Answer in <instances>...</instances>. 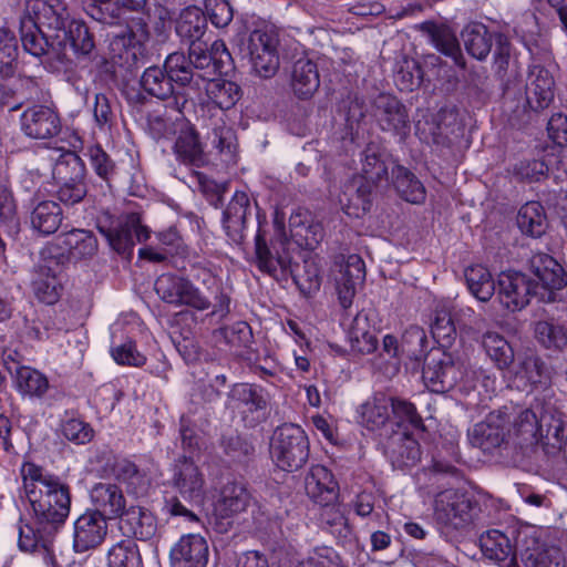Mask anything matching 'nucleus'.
Returning a JSON list of instances; mask_svg holds the SVG:
<instances>
[{
  "label": "nucleus",
  "mask_w": 567,
  "mask_h": 567,
  "mask_svg": "<svg viewBox=\"0 0 567 567\" xmlns=\"http://www.w3.org/2000/svg\"><path fill=\"white\" fill-rule=\"evenodd\" d=\"M422 379L426 388L435 393L457 390L467 395L476 389L478 381L486 393L496 391V378L493 374L481 368L474 370L462 354L442 349L426 353Z\"/></svg>",
  "instance_id": "1"
},
{
  "label": "nucleus",
  "mask_w": 567,
  "mask_h": 567,
  "mask_svg": "<svg viewBox=\"0 0 567 567\" xmlns=\"http://www.w3.org/2000/svg\"><path fill=\"white\" fill-rule=\"evenodd\" d=\"M25 496L33 519L45 528L58 530L66 520L71 509V488L59 476L28 463L22 468Z\"/></svg>",
  "instance_id": "2"
},
{
  "label": "nucleus",
  "mask_w": 567,
  "mask_h": 567,
  "mask_svg": "<svg viewBox=\"0 0 567 567\" xmlns=\"http://www.w3.org/2000/svg\"><path fill=\"white\" fill-rule=\"evenodd\" d=\"M207 282H210L213 299L202 292L187 278L163 274L155 281V291L166 303L175 307L187 306L197 311H205L212 308L209 317L219 320L225 319L230 312V297L224 292L216 278L208 274Z\"/></svg>",
  "instance_id": "3"
},
{
  "label": "nucleus",
  "mask_w": 567,
  "mask_h": 567,
  "mask_svg": "<svg viewBox=\"0 0 567 567\" xmlns=\"http://www.w3.org/2000/svg\"><path fill=\"white\" fill-rule=\"evenodd\" d=\"M433 509L436 522L453 529L474 524L481 513L480 504L472 495L455 488L436 493Z\"/></svg>",
  "instance_id": "4"
},
{
  "label": "nucleus",
  "mask_w": 567,
  "mask_h": 567,
  "mask_svg": "<svg viewBox=\"0 0 567 567\" xmlns=\"http://www.w3.org/2000/svg\"><path fill=\"white\" fill-rule=\"evenodd\" d=\"M270 454L276 465L287 472L301 468L309 457V441L296 424H282L274 432Z\"/></svg>",
  "instance_id": "5"
},
{
  "label": "nucleus",
  "mask_w": 567,
  "mask_h": 567,
  "mask_svg": "<svg viewBox=\"0 0 567 567\" xmlns=\"http://www.w3.org/2000/svg\"><path fill=\"white\" fill-rule=\"evenodd\" d=\"M99 231L106 238L111 248L126 259L133 256L136 241L142 243L150 238V229L142 225L138 213L121 216L115 225H97Z\"/></svg>",
  "instance_id": "6"
},
{
  "label": "nucleus",
  "mask_w": 567,
  "mask_h": 567,
  "mask_svg": "<svg viewBox=\"0 0 567 567\" xmlns=\"http://www.w3.org/2000/svg\"><path fill=\"white\" fill-rule=\"evenodd\" d=\"M290 239L284 234H277L270 244L267 243L259 229L255 236V262L258 269L274 278L287 275L291 267Z\"/></svg>",
  "instance_id": "7"
},
{
  "label": "nucleus",
  "mask_w": 567,
  "mask_h": 567,
  "mask_svg": "<svg viewBox=\"0 0 567 567\" xmlns=\"http://www.w3.org/2000/svg\"><path fill=\"white\" fill-rule=\"evenodd\" d=\"M55 247H44L40 251V260L34 267L32 289L41 302L54 305L61 295L62 285L59 279L62 265Z\"/></svg>",
  "instance_id": "8"
},
{
  "label": "nucleus",
  "mask_w": 567,
  "mask_h": 567,
  "mask_svg": "<svg viewBox=\"0 0 567 567\" xmlns=\"http://www.w3.org/2000/svg\"><path fill=\"white\" fill-rule=\"evenodd\" d=\"M269 400V393L254 383H236L228 393L229 406L236 410L250 427L265 419Z\"/></svg>",
  "instance_id": "9"
},
{
  "label": "nucleus",
  "mask_w": 567,
  "mask_h": 567,
  "mask_svg": "<svg viewBox=\"0 0 567 567\" xmlns=\"http://www.w3.org/2000/svg\"><path fill=\"white\" fill-rule=\"evenodd\" d=\"M171 483L188 505H200L205 496V476L193 456L181 455L171 466Z\"/></svg>",
  "instance_id": "10"
},
{
  "label": "nucleus",
  "mask_w": 567,
  "mask_h": 567,
  "mask_svg": "<svg viewBox=\"0 0 567 567\" xmlns=\"http://www.w3.org/2000/svg\"><path fill=\"white\" fill-rule=\"evenodd\" d=\"M528 269L537 278L538 300L545 303L556 301V291L567 285L561 265L546 252H535L528 259Z\"/></svg>",
  "instance_id": "11"
},
{
  "label": "nucleus",
  "mask_w": 567,
  "mask_h": 567,
  "mask_svg": "<svg viewBox=\"0 0 567 567\" xmlns=\"http://www.w3.org/2000/svg\"><path fill=\"white\" fill-rule=\"evenodd\" d=\"M512 413L507 406L492 411L470 432V442L485 453L501 447L509 434Z\"/></svg>",
  "instance_id": "12"
},
{
  "label": "nucleus",
  "mask_w": 567,
  "mask_h": 567,
  "mask_svg": "<svg viewBox=\"0 0 567 567\" xmlns=\"http://www.w3.org/2000/svg\"><path fill=\"white\" fill-rule=\"evenodd\" d=\"M373 116L379 127L403 142L411 131L406 106L394 95L381 93L373 102Z\"/></svg>",
  "instance_id": "13"
},
{
  "label": "nucleus",
  "mask_w": 567,
  "mask_h": 567,
  "mask_svg": "<svg viewBox=\"0 0 567 567\" xmlns=\"http://www.w3.org/2000/svg\"><path fill=\"white\" fill-rule=\"evenodd\" d=\"M497 284L499 301L509 311L522 310L533 297L538 298L537 284L522 271H503Z\"/></svg>",
  "instance_id": "14"
},
{
  "label": "nucleus",
  "mask_w": 567,
  "mask_h": 567,
  "mask_svg": "<svg viewBox=\"0 0 567 567\" xmlns=\"http://www.w3.org/2000/svg\"><path fill=\"white\" fill-rule=\"evenodd\" d=\"M278 39L270 32L254 30L248 39V51L254 72L261 79H271L279 70Z\"/></svg>",
  "instance_id": "15"
},
{
  "label": "nucleus",
  "mask_w": 567,
  "mask_h": 567,
  "mask_svg": "<svg viewBox=\"0 0 567 567\" xmlns=\"http://www.w3.org/2000/svg\"><path fill=\"white\" fill-rule=\"evenodd\" d=\"M188 55H186L195 71L205 75V82L210 76L224 72V69L231 64V55L223 40H215L210 45L200 40L188 43Z\"/></svg>",
  "instance_id": "16"
},
{
  "label": "nucleus",
  "mask_w": 567,
  "mask_h": 567,
  "mask_svg": "<svg viewBox=\"0 0 567 567\" xmlns=\"http://www.w3.org/2000/svg\"><path fill=\"white\" fill-rule=\"evenodd\" d=\"M22 18H31L37 27L53 31V40L72 21L63 0H30Z\"/></svg>",
  "instance_id": "17"
},
{
  "label": "nucleus",
  "mask_w": 567,
  "mask_h": 567,
  "mask_svg": "<svg viewBox=\"0 0 567 567\" xmlns=\"http://www.w3.org/2000/svg\"><path fill=\"white\" fill-rule=\"evenodd\" d=\"M106 534L107 520L99 512L87 509L73 523V550L83 554L95 549L104 542Z\"/></svg>",
  "instance_id": "18"
},
{
  "label": "nucleus",
  "mask_w": 567,
  "mask_h": 567,
  "mask_svg": "<svg viewBox=\"0 0 567 567\" xmlns=\"http://www.w3.org/2000/svg\"><path fill=\"white\" fill-rule=\"evenodd\" d=\"M47 247H55L61 256L60 261L63 264L64 258L72 261H80L93 258L99 249V243L95 235L86 229H72L56 237V243Z\"/></svg>",
  "instance_id": "19"
},
{
  "label": "nucleus",
  "mask_w": 567,
  "mask_h": 567,
  "mask_svg": "<svg viewBox=\"0 0 567 567\" xmlns=\"http://www.w3.org/2000/svg\"><path fill=\"white\" fill-rule=\"evenodd\" d=\"M425 343L426 334L424 330L419 327H410L402 336L401 343L394 336L385 334L380 357L384 358L396 370L404 353L410 358L417 359L423 352Z\"/></svg>",
  "instance_id": "20"
},
{
  "label": "nucleus",
  "mask_w": 567,
  "mask_h": 567,
  "mask_svg": "<svg viewBox=\"0 0 567 567\" xmlns=\"http://www.w3.org/2000/svg\"><path fill=\"white\" fill-rule=\"evenodd\" d=\"M20 121L24 134L35 140L52 138L61 131V121L58 113L44 105H34L27 109L21 114Z\"/></svg>",
  "instance_id": "21"
},
{
  "label": "nucleus",
  "mask_w": 567,
  "mask_h": 567,
  "mask_svg": "<svg viewBox=\"0 0 567 567\" xmlns=\"http://www.w3.org/2000/svg\"><path fill=\"white\" fill-rule=\"evenodd\" d=\"M208 557L207 540L199 534L183 535L169 551L172 567H206Z\"/></svg>",
  "instance_id": "22"
},
{
  "label": "nucleus",
  "mask_w": 567,
  "mask_h": 567,
  "mask_svg": "<svg viewBox=\"0 0 567 567\" xmlns=\"http://www.w3.org/2000/svg\"><path fill=\"white\" fill-rule=\"evenodd\" d=\"M56 530L47 529L34 519V524L19 526L18 546L22 551H40L47 566L55 567V557L52 549V536Z\"/></svg>",
  "instance_id": "23"
},
{
  "label": "nucleus",
  "mask_w": 567,
  "mask_h": 567,
  "mask_svg": "<svg viewBox=\"0 0 567 567\" xmlns=\"http://www.w3.org/2000/svg\"><path fill=\"white\" fill-rule=\"evenodd\" d=\"M90 497L95 506L92 511L99 512L105 520L121 518L128 508L123 491L116 484L97 483L92 487Z\"/></svg>",
  "instance_id": "24"
},
{
  "label": "nucleus",
  "mask_w": 567,
  "mask_h": 567,
  "mask_svg": "<svg viewBox=\"0 0 567 567\" xmlns=\"http://www.w3.org/2000/svg\"><path fill=\"white\" fill-rule=\"evenodd\" d=\"M251 215V205L245 192H236L223 213L224 229L228 238L240 245L245 238L247 217Z\"/></svg>",
  "instance_id": "25"
},
{
  "label": "nucleus",
  "mask_w": 567,
  "mask_h": 567,
  "mask_svg": "<svg viewBox=\"0 0 567 567\" xmlns=\"http://www.w3.org/2000/svg\"><path fill=\"white\" fill-rule=\"evenodd\" d=\"M364 261L359 255H350L336 278L337 295L343 309L352 305L357 286L364 280Z\"/></svg>",
  "instance_id": "26"
},
{
  "label": "nucleus",
  "mask_w": 567,
  "mask_h": 567,
  "mask_svg": "<svg viewBox=\"0 0 567 567\" xmlns=\"http://www.w3.org/2000/svg\"><path fill=\"white\" fill-rule=\"evenodd\" d=\"M174 154L178 162L193 167H202L207 164V156L204 152L196 128L184 122L181 123L178 135L173 146Z\"/></svg>",
  "instance_id": "27"
},
{
  "label": "nucleus",
  "mask_w": 567,
  "mask_h": 567,
  "mask_svg": "<svg viewBox=\"0 0 567 567\" xmlns=\"http://www.w3.org/2000/svg\"><path fill=\"white\" fill-rule=\"evenodd\" d=\"M307 495L319 505L337 502L339 487L332 473L323 465H315L305 478Z\"/></svg>",
  "instance_id": "28"
},
{
  "label": "nucleus",
  "mask_w": 567,
  "mask_h": 567,
  "mask_svg": "<svg viewBox=\"0 0 567 567\" xmlns=\"http://www.w3.org/2000/svg\"><path fill=\"white\" fill-rule=\"evenodd\" d=\"M554 79L548 70L534 66L526 86V103L530 110L538 112L549 106L554 100Z\"/></svg>",
  "instance_id": "29"
},
{
  "label": "nucleus",
  "mask_w": 567,
  "mask_h": 567,
  "mask_svg": "<svg viewBox=\"0 0 567 567\" xmlns=\"http://www.w3.org/2000/svg\"><path fill=\"white\" fill-rule=\"evenodd\" d=\"M164 68L172 84L199 91L205 84V75L195 72L192 61L183 52H173L164 61Z\"/></svg>",
  "instance_id": "30"
},
{
  "label": "nucleus",
  "mask_w": 567,
  "mask_h": 567,
  "mask_svg": "<svg viewBox=\"0 0 567 567\" xmlns=\"http://www.w3.org/2000/svg\"><path fill=\"white\" fill-rule=\"evenodd\" d=\"M54 41L63 51V56H66V49L78 56H87L94 49L95 43L93 35L90 33L87 25L78 20H72L65 29L55 37Z\"/></svg>",
  "instance_id": "31"
},
{
  "label": "nucleus",
  "mask_w": 567,
  "mask_h": 567,
  "mask_svg": "<svg viewBox=\"0 0 567 567\" xmlns=\"http://www.w3.org/2000/svg\"><path fill=\"white\" fill-rule=\"evenodd\" d=\"M120 528L125 535L145 542L156 535L157 523L150 511L140 506H130L120 518Z\"/></svg>",
  "instance_id": "32"
},
{
  "label": "nucleus",
  "mask_w": 567,
  "mask_h": 567,
  "mask_svg": "<svg viewBox=\"0 0 567 567\" xmlns=\"http://www.w3.org/2000/svg\"><path fill=\"white\" fill-rule=\"evenodd\" d=\"M480 546L484 556L499 567H519L509 538L504 533L487 530L480 537Z\"/></svg>",
  "instance_id": "33"
},
{
  "label": "nucleus",
  "mask_w": 567,
  "mask_h": 567,
  "mask_svg": "<svg viewBox=\"0 0 567 567\" xmlns=\"http://www.w3.org/2000/svg\"><path fill=\"white\" fill-rule=\"evenodd\" d=\"M421 30L429 34L431 42L441 53L451 58L461 69L465 68L466 62L460 42L451 28L445 24L424 22Z\"/></svg>",
  "instance_id": "34"
},
{
  "label": "nucleus",
  "mask_w": 567,
  "mask_h": 567,
  "mask_svg": "<svg viewBox=\"0 0 567 567\" xmlns=\"http://www.w3.org/2000/svg\"><path fill=\"white\" fill-rule=\"evenodd\" d=\"M386 456L394 468L412 467L421 460L420 444L405 433L396 434L388 443Z\"/></svg>",
  "instance_id": "35"
},
{
  "label": "nucleus",
  "mask_w": 567,
  "mask_h": 567,
  "mask_svg": "<svg viewBox=\"0 0 567 567\" xmlns=\"http://www.w3.org/2000/svg\"><path fill=\"white\" fill-rule=\"evenodd\" d=\"M175 31L181 41L186 44L203 40L207 31L205 12L196 6L183 9L176 20Z\"/></svg>",
  "instance_id": "36"
},
{
  "label": "nucleus",
  "mask_w": 567,
  "mask_h": 567,
  "mask_svg": "<svg viewBox=\"0 0 567 567\" xmlns=\"http://www.w3.org/2000/svg\"><path fill=\"white\" fill-rule=\"evenodd\" d=\"M290 83L298 97L312 96L320 85L317 64L309 59L297 60L292 65Z\"/></svg>",
  "instance_id": "37"
},
{
  "label": "nucleus",
  "mask_w": 567,
  "mask_h": 567,
  "mask_svg": "<svg viewBox=\"0 0 567 567\" xmlns=\"http://www.w3.org/2000/svg\"><path fill=\"white\" fill-rule=\"evenodd\" d=\"M389 155L379 145L370 143L361 154V172L367 182L379 184L389 181Z\"/></svg>",
  "instance_id": "38"
},
{
  "label": "nucleus",
  "mask_w": 567,
  "mask_h": 567,
  "mask_svg": "<svg viewBox=\"0 0 567 567\" xmlns=\"http://www.w3.org/2000/svg\"><path fill=\"white\" fill-rule=\"evenodd\" d=\"M456 122V113L452 110H441L434 117L433 121L426 122V128L421 127V123L416 124V133L421 135L427 143L432 142L436 145L450 146V135L454 133L453 124Z\"/></svg>",
  "instance_id": "39"
},
{
  "label": "nucleus",
  "mask_w": 567,
  "mask_h": 567,
  "mask_svg": "<svg viewBox=\"0 0 567 567\" xmlns=\"http://www.w3.org/2000/svg\"><path fill=\"white\" fill-rule=\"evenodd\" d=\"M19 31L24 50L38 58L49 53V49L56 43L52 39V34H48L44 29L37 27L31 18L21 17Z\"/></svg>",
  "instance_id": "40"
},
{
  "label": "nucleus",
  "mask_w": 567,
  "mask_h": 567,
  "mask_svg": "<svg viewBox=\"0 0 567 567\" xmlns=\"http://www.w3.org/2000/svg\"><path fill=\"white\" fill-rule=\"evenodd\" d=\"M6 369L12 375L16 388L22 394L41 396L48 390V379L39 371L30 367L19 365L14 361L7 364Z\"/></svg>",
  "instance_id": "41"
},
{
  "label": "nucleus",
  "mask_w": 567,
  "mask_h": 567,
  "mask_svg": "<svg viewBox=\"0 0 567 567\" xmlns=\"http://www.w3.org/2000/svg\"><path fill=\"white\" fill-rule=\"evenodd\" d=\"M393 185L402 199L411 204H422L426 192L420 179L406 167L395 165L392 167Z\"/></svg>",
  "instance_id": "42"
},
{
  "label": "nucleus",
  "mask_w": 567,
  "mask_h": 567,
  "mask_svg": "<svg viewBox=\"0 0 567 567\" xmlns=\"http://www.w3.org/2000/svg\"><path fill=\"white\" fill-rule=\"evenodd\" d=\"M494 37L483 23H471L462 32L465 49L470 55L483 61L489 54Z\"/></svg>",
  "instance_id": "43"
},
{
  "label": "nucleus",
  "mask_w": 567,
  "mask_h": 567,
  "mask_svg": "<svg viewBox=\"0 0 567 567\" xmlns=\"http://www.w3.org/2000/svg\"><path fill=\"white\" fill-rule=\"evenodd\" d=\"M249 493L241 483L228 482L221 491L215 509L221 517H229L246 509Z\"/></svg>",
  "instance_id": "44"
},
{
  "label": "nucleus",
  "mask_w": 567,
  "mask_h": 567,
  "mask_svg": "<svg viewBox=\"0 0 567 567\" xmlns=\"http://www.w3.org/2000/svg\"><path fill=\"white\" fill-rule=\"evenodd\" d=\"M537 342L546 350L561 352L567 348V326L554 319L539 320L534 326Z\"/></svg>",
  "instance_id": "45"
},
{
  "label": "nucleus",
  "mask_w": 567,
  "mask_h": 567,
  "mask_svg": "<svg viewBox=\"0 0 567 567\" xmlns=\"http://www.w3.org/2000/svg\"><path fill=\"white\" fill-rule=\"evenodd\" d=\"M210 145L221 156L225 163H234L236 159L238 143L235 130L223 120L216 121L212 131L207 134Z\"/></svg>",
  "instance_id": "46"
},
{
  "label": "nucleus",
  "mask_w": 567,
  "mask_h": 567,
  "mask_svg": "<svg viewBox=\"0 0 567 567\" xmlns=\"http://www.w3.org/2000/svg\"><path fill=\"white\" fill-rule=\"evenodd\" d=\"M391 398L375 394L360 408L361 424L370 431L383 427L390 419Z\"/></svg>",
  "instance_id": "47"
},
{
  "label": "nucleus",
  "mask_w": 567,
  "mask_h": 567,
  "mask_svg": "<svg viewBox=\"0 0 567 567\" xmlns=\"http://www.w3.org/2000/svg\"><path fill=\"white\" fill-rule=\"evenodd\" d=\"M523 234L534 238L543 236L547 228L545 209L539 202H528L520 207L516 217Z\"/></svg>",
  "instance_id": "48"
},
{
  "label": "nucleus",
  "mask_w": 567,
  "mask_h": 567,
  "mask_svg": "<svg viewBox=\"0 0 567 567\" xmlns=\"http://www.w3.org/2000/svg\"><path fill=\"white\" fill-rule=\"evenodd\" d=\"M482 347L486 355L501 370H507L514 362V350L509 342L497 332H486L482 338Z\"/></svg>",
  "instance_id": "49"
},
{
  "label": "nucleus",
  "mask_w": 567,
  "mask_h": 567,
  "mask_svg": "<svg viewBox=\"0 0 567 567\" xmlns=\"http://www.w3.org/2000/svg\"><path fill=\"white\" fill-rule=\"evenodd\" d=\"M287 274L291 275L295 284L305 295H310L320 288V268L312 257L305 258L302 264L291 261V267L287 268Z\"/></svg>",
  "instance_id": "50"
},
{
  "label": "nucleus",
  "mask_w": 567,
  "mask_h": 567,
  "mask_svg": "<svg viewBox=\"0 0 567 567\" xmlns=\"http://www.w3.org/2000/svg\"><path fill=\"white\" fill-rule=\"evenodd\" d=\"M348 334L353 351L369 354L378 348V339L370 329L368 316L363 312L353 318Z\"/></svg>",
  "instance_id": "51"
},
{
  "label": "nucleus",
  "mask_w": 567,
  "mask_h": 567,
  "mask_svg": "<svg viewBox=\"0 0 567 567\" xmlns=\"http://www.w3.org/2000/svg\"><path fill=\"white\" fill-rule=\"evenodd\" d=\"M62 221V209L53 200L39 203L31 214V225L43 235H51L58 230Z\"/></svg>",
  "instance_id": "52"
},
{
  "label": "nucleus",
  "mask_w": 567,
  "mask_h": 567,
  "mask_svg": "<svg viewBox=\"0 0 567 567\" xmlns=\"http://www.w3.org/2000/svg\"><path fill=\"white\" fill-rule=\"evenodd\" d=\"M464 276L468 290L477 300L486 302L493 297L495 282L486 267L482 265L467 267Z\"/></svg>",
  "instance_id": "53"
},
{
  "label": "nucleus",
  "mask_w": 567,
  "mask_h": 567,
  "mask_svg": "<svg viewBox=\"0 0 567 567\" xmlns=\"http://www.w3.org/2000/svg\"><path fill=\"white\" fill-rule=\"evenodd\" d=\"M106 559L107 567H143L140 548L132 538L121 539L112 545Z\"/></svg>",
  "instance_id": "54"
},
{
  "label": "nucleus",
  "mask_w": 567,
  "mask_h": 567,
  "mask_svg": "<svg viewBox=\"0 0 567 567\" xmlns=\"http://www.w3.org/2000/svg\"><path fill=\"white\" fill-rule=\"evenodd\" d=\"M516 377L533 386L547 385L551 380V370L539 355L527 354L519 361Z\"/></svg>",
  "instance_id": "55"
},
{
  "label": "nucleus",
  "mask_w": 567,
  "mask_h": 567,
  "mask_svg": "<svg viewBox=\"0 0 567 567\" xmlns=\"http://www.w3.org/2000/svg\"><path fill=\"white\" fill-rule=\"evenodd\" d=\"M140 83L147 94L159 100H166L174 94V85L164 66L162 69L154 65L145 69Z\"/></svg>",
  "instance_id": "56"
},
{
  "label": "nucleus",
  "mask_w": 567,
  "mask_h": 567,
  "mask_svg": "<svg viewBox=\"0 0 567 567\" xmlns=\"http://www.w3.org/2000/svg\"><path fill=\"white\" fill-rule=\"evenodd\" d=\"M460 477V472L454 465L442 461H433L430 467H424L416 473V482L421 488L443 487L449 484L446 478L458 480Z\"/></svg>",
  "instance_id": "57"
},
{
  "label": "nucleus",
  "mask_w": 567,
  "mask_h": 567,
  "mask_svg": "<svg viewBox=\"0 0 567 567\" xmlns=\"http://www.w3.org/2000/svg\"><path fill=\"white\" fill-rule=\"evenodd\" d=\"M209 99L220 110L231 109L241 97L239 85L231 81H210L206 86Z\"/></svg>",
  "instance_id": "58"
},
{
  "label": "nucleus",
  "mask_w": 567,
  "mask_h": 567,
  "mask_svg": "<svg viewBox=\"0 0 567 567\" xmlns=\"http://www.w3.org/2000/svg\"><path fill=\"white\" fill-rule=\"evenodd\" d=\"M321 523L330 528L331 534L341 539H348L352 535V528L341 506L334 503L320 505Z\"/></svg>",
  "instance_id": "59"
},
{
  "label": "nucleus",
  "mask_w": 567,
  "mask_h": 567,
  "mask_svg": "<svg viewBox=\"0 0 567 567\" xmlns=\"http://www.w3.org/2000/svg\"><path fill=\"white\" fill-rule=\"evenodd\" d=\"M538 420V437H558L563 431L561 414L551 404L536 403Z\"/></svg>",
  "instance_id": "60"
},
{
  "label": "nucleus",
  "mask_w": 567,
  "mask_h": 567,
  "mask_svg": "<svg viewBox=\"0 0 567 567\" xmlns=\"http://www.w3.org/2000/svg\"><path fill=\"white\" fill-rule=\"evenodd\" d=\"M219 446L223 453L233 462L244 463L254 454V445L235 432L221 436Z\"/></svg>",
  "instance_id": "61"
},
{
  "label": "nucleus",
  "mask_w": 567,
  "mask_h": 567,
  "mask_svg": "<svg viewBox=\"0 0 567 567\" xmlns=\"http://www.w3.org/2000/svg\"><path fill=\"white\" fill-rule=\"evenodd\" d=\"M431 332L439 343V347L432 350L442 349L446 351L445 348L452 343L456 336L455 324L449 310L441 309L435 311L434 320L431 324Z\"/></svg>",
  "instance_id": "62"
},
{
  "label": "nucleus",
  "mask_w": 567,
  "mask_h": 567,
  "mask_svg": "<svg viewBox=\"0 0 567 567\" xmlns=\"http://www.w3.org/2000/svg\"><path fill=\"white\" fill-rule=\"evenodd\" d=\"M548 164L540 158L522 159L512 169L515 178L526 183H538L548 176Z\"/></svg>",
  "instance_id": "63"
},
{
  "label": "nucleus",
  "mask_w": 567,
  "mask_h": 567,
  "mask_svg": "<svg viewBox=\"0 0 567 567\" xmlns=\"http://www.w3.org/2000/svg\"><path fill=\"white\" fill-rule=\"evenodd\" d=\"M54 179L66 176H86V167L82 158L74 152H65L59 156L53 168Z\"/></svg>",
  "instance_id": "64"
}]
</instances>
